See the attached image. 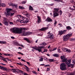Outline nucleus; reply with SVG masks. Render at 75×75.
<instances>
[{
	"label": "nucleus",
	"instance_id": "22",
	"mask_svg": "<svg viewBox=\"0 0 75 75\" xmlns=\"http://www.w3.org/2000/svg\"><path fill=\"white\" fill-rule=\"evenodd\" d=\"M25 67H26L25 68V69H26L27 71L28 72L30 71V69L26 65H25Z\"/></svg>",
	"mask_w": 75,
	"mask_h": 75
},
{
	"label": "nucleus",
	"instance_id": "64",
	"mask_svg": "<svg viewBox=\"0 0 75 75\" xmlns=\"http://www.w3.org/2000/svg\"><path fill=\"white\" fill-rule=\"evenodd\" d=\"M58 52H61V51L60 50V49H59L58 50Z\"/></svg>",
	"mask_w": 75,
	"mask_h": 75
},
{
	"label": "nucleus",
	"instance_id": "8",
	"mask_svg": "<svg viewBox=\"0 0 75 75\" xmlns=\"http://www.w3.org/2000/svg\"><path fill=\"white\" fill-rule=\"evenodd\" d=\"M61 58L62 59V61L63 62H64L67 61L68 59L67 58H65V56L64 55H63L62 56H61Z\"/></svg>",
	"mask_w": 75,
	"mask_h": 75
},
{
	"label": "nucleus",
	"instance_id": "5",
	"mask_svg": "<svg viewBox=\"0 0 75 75\" xmlns=\"http://www.w3.org/2000/svg\"><path fill=\"white\" fill-rule=\"evenodd\" d=\"M8 4L10 6H12V7H15L16 8H18V4L14 3H8Z\"/></svg>",
	"mask_w": 75,
	"mask_h": 75
},
{
	"label": "nucleus",
	"instance_id": "31",
	"mask_svg": "<svg viewBox=\"0 0 75 75\" xmlns=\"http://www.w3.org/2000/svg\"><path fill=\"white\" fill-rule=\"evenodd\" d=\"M4 22V24H5V25H8V22L7 21H5V22Z\"/></svg>",
	"mask_w": 75,
	"mask_h": 75
},
{
	"label": "nucleus",
	"instance_id": "62",
	"mask_svg": "<svg viewBox=\"0 0 75 75\" xmlns=\"http://www.w3.org/2000/svg\"><path fill=\"white\" fill-rule=\"evenodd\" d=\"M21 61H23V62H26L25 60L23 59H21Z\"/></svg>",
	"mask_w": 75,
	"mask_h": 75
},
{
	"label": "nucleus",
	"instance_id": "41",
	"mask_svg": "<svg viewBox=\"0 0 75 75\" xmlns=\"http://www.w3.org/2000/svg\"><path fill=\"white\" fill-rule=\"evenodd\" d=\"M1 6L3 7H6V4H2L1 5Z\"/></svg>",
	"mask_w": 75,
	"mask_h": 75
},
{
	"label": "nucleus",
	"instance_id": "61",
	"mask_svg": "<svg viewBox=\"0 0 75 75\" xmlns=\"http://www.w3.org/2000/svg\"><path fill=\"white\" fill-rule=\"evenodd\" d=\"M58 25H59L60 27H62V24L61 23L59 24Z\"/></svg>",
	"mask_w": 75,
	"mask_h": 75
},
{
	"label": "nucleus",
	"instance_id": "34",
	"mask_svg": "<svg viewBox=\"0 0 75 75\" xmlns=\"http://www.w3.org/2000/svg\"><path fill=\"white\" fill-rule=\"evenodd\" d=\"M1 44H6V41H2L1 42Z\"/></svg>",
	"mask_w": 75,
	"mask_h": 75
},
{
	"label": "nucleus",
	"instance_id": "58",
	"mask_svg": "<svg viewBox=\"0 0 75 75\" xmlns=\"http://www.w3.org/2000/svg\"><path fill=\"white\" fill-rule=\"evenodd\" d=\"M19 46H21V47H24V46L23 45H19Z\"/></svg>",
	"mask_w": 75,
	"mask_h": 75
},
{
	"label": "nucleus",
	"instance_id": "33",
	"mask_svg": "<svg viewBox=\"0 0 75 75\" xmlns=\"http://www.w3.org/2000/svg\"><path fill=\"white\" fill-rule=\"evenodd\" d=\"M40 58V59H39V61L41 62V61H43V58L42 57H39Z\"/></svg>",
	"mask_w": 75,
	"mask_h": 75
},
{
	"label": "nucleus",
	"instance_id": "16",
	"mask_svg": "<svg viewBox=\"0 0 75 75\" xmlns=\"http://www.w3.org/2000/svg\"><path fill=\"white\" fill-rule=\"evenodd\" d=\"M1 67V69H2V70H3L4 71H7L8 70L7 68L6 67Z\"/></svg>",
	"mask_w": 75,
	"mask_h": 75
},
{
	"label": "nucleus",
	"instance_id": "42",
	"mask_svg": "<svg viewBox=\"0 0 75 75\" xmlns=\"http://www.w3.org/2000/svg\"><path fill=\"white\" fill-rule=\"evenodd\" d=\"M12 71L13 72H16V69H12Z\"/></svg>",
	"mask_w": 75,
	"mask_h": 75
},
{
	"label": "nucleus",
	"instance_id": "54",
	"mask_svg": "<svg viewBox=\"0 0 75 75\" xmlns=\"http://www.w3.org/2000/svg\"><path fill=\"white\" fill-rule=\"evenodd\" d=\"M47 49H44V51H43V52H47Z\"/></svg>",
	"mask_w": 75,
	"mask_h": 75
},
{
	"label": "nucleus",
	"instance_id": "29",
	"mask_svg": "<svg viewBox=\"0 0 75 75\" xmlns=\"http://www.w3.org/2000/svg\"><path fill=\"white\" fill-rule=\"evenodd\" d=\"M42 57L43 58V59H44V60H45V61H48V59L47 57L44 56Z\"/></svg>",
	"mask_w": 75,
	"mask_h": 75
},
{
	"label": "nucleus",
	"instance_id": "28",
	"mask_svg": "<svg viewBox=\"0 0 75 75\" xmlns=\"http://www.w3.org/2000/svg\"><path fill=\"white\" fill-rule=\"evenodd\" d=\"M6 59H8L6 58H4V59H3V61L5 62L6 63H7V61L6 60Z\"/></svg>",
	"mask_w": 75,
	"mask_h": 75
},
{
	"label": "nucleus",
	"instance_id": "27",
	"mask_svg": "<svg viewBox=\"0 0 75 75\" xmlns=\"http://www.w3.org/2000/svg\"><path fill=\"white\" fill-rule=\"evenodd\" d=\"M44 47V45H42V46H40V47H38V48H39V49L40 50L41 52V49L42 48H43Z\"/></svg>",
	"mask_w": 75,
	"mask_h": 75
},
{
	"label": "nucleus",
	"instance_id": "35",
	"mask_svg": "<svg viewBox=\"0 0 75 75\" xmlns=\"http://www.w3.org/2000/svg\"><path fill=\"white\" fill-rule=\"evenodd\" d=\"M3 18H4L3 21L4 22L5 21H7V18H6L5 17H4Z\"/></svg>",
	"mask_w": 75,
	"mask_h": 75
},
{
	"label": "nucleus",
	"instance_id": "20",
	"mask_svg": "<svg viewBox=\"0 0 75 75\" xmlns=\"http://www.w3.org/2000/svg\"><path fill=\"white\" fill-rule=\"evenodd\" d=\"M59 10V9L58 8H55L54 9L53 12H55L56 13H58V11Z\"/></svg>",
	"mask_w": 75,
	"mask_h": 75
},
{
	"label": "nucleus",
	"instance_id": "1",
	"mask_svg": "<svg viewBox=\"0 0 75 75\" xmlns=\"http://www.w3.org/2000/svg\"><path fill=\"white\" fill-rule=\"evenodd\" d=\"M27 29L26 28H14L12 29V32L14 33L17 34H22V36H25V35H29L28 32H25Z\"/></svg>",
	"mask_w": 75,
	"mask_h": 75
},
{
	"label": "nucleus",
	"instance_id": "38",
	"mask_svg": "<svg viewBox=\"0 0 75 75\" xmlns=\"http://www.w3.org/2000/svg\"><path fill=\"white\" fill-rule=\"evenodd\" d=\"M4 55H6V56H10V54H6V53H4Z\"/></svg>",
	"mask_w": 75,
	"mask_h": 75
},
{
	"label": "nucleus",
	"instance_id": "25",
	"mask_svg": "<svg viewBox=\"0 0 75 75\" xmlns=\"http://www.w3.org/2000/svg\"><path fill=\"white\" fill-rule=\"evenodd\" d=\"M29 9L30 10H31V11H33V7L31 6H30L29 7Z\"/></svg>",
	"mask_w": 75,
	"mask_h": 75
},
{
	"label": "nucleus",
	"instance_id": "26",
	"mask_svg": "<svg viewBox=\"0 0 75 75\" xmlns=\"http://www.w3.org/2000/svg\"><path fill=\"white\" fill-rule=\"evenodd\" d=\"M53 56L55 57H59V55L57 54H53Z\"/></svg>",
	"mask_w": 75,
	"mask_h": 75
},
{
	"label": "nucleus",
	"instance_id": "46",
	"mask_svg": "<svg viewBox=\"0 0 75 75\" xmlns=\"http://www.w3.org/2000/svg\"><path fill=\"white\" fill-rule=\"evenodd\" d=\"M26 63H27V64H28V65H29V66H31V64H30V62H26Z\"/></svg>",
	"mask_w": 75,
	"mask_h": 75
},
{
	"label": "nucleus",
	"instance_id": "32",
	"mask_svg": "<svg viewBox=\"0 0 75 75\" xmlns=\"http://www.w3.org/2000/svg\"><path fill=\"white\" fill-rule=\"evenodd\" d=\"M49 62H54V59H49Z\"/></svg>",
	"mask_w": 75,
	"mask_h": 75
},
{
	"label": "nucleus",
	"instance_id": "47",
	"mask_svg": "<svg viewBox=\"0 0 75 75\" xmlns=\"http://www.w3.org/2000/svg\"><path fill=\"white\" fill-rule=\"evenodd\" d=\"M16 72H17V73H18V72L19 71V69H15Z\"/></svg>",
	"mask_w": 75,
	"mask_h": 75
},
{
	"label": "nucleus",
	"instance_id": "10",
	"mask_svg": "<svg viewBox=\"0 0 75 75\" xmlns=\"http://www.w3.org/2000/svg\"><path fill=\"white\" fill-rule=\"evenodd\" d=\"M32 48L33 49H34V50H37L39 51V52H41V50L39 49V47H37L36 46L33 47H32Z\"/></svg>",
	"mask_w": 75,
	"mask_h": 75
},
{
	"label": "nucleus",
	"instance_id": "14",
	"mask_svg": "<svg viewBox=\"0 0 75 75\" xmlns=\"http://www.w3.org/2000/svg\"><path fill=\"white\" fill-rule=\"evenodd\" d=\"M53 15L54 17H57V16H59V14H58V13H57V12H53Z\"/></svg>",
	"mask_w": 75,
	"mask_h": 75
},
{
	"label": "nucleus",
	"instance_id": "18",
	"mask_svg": "<svg viewBox=\"0 0 75 75\" xmlns=\"http://www.w3.org/2000/svg\"><path fill=\"white\" fill-rule=\"evenodd\" d=\"M17 21H19V22H20L21 23H23V24H25V22H24V20H21V21L20 20H17Z\"/></svg>",
	"mask_w": 75,
	"mask_h": 75
},
{
	"label": "nucleus",
	"instance_id": "21",
	"mask_svg": "<svg viewBox=\"0 0 75 75\" xmlns=\"http://www.w3.org/2000/svg\"><path fill=\"white\" fill-rule=\"evenodd\" d=\"M24 40H25V41H26L28 42L29 43H30L31 42H30V41L29 40H28V38H24Z\"/></svg>",
	"mask_w": 75,
	"mask_h": 75
},
{
	"label": "nucleus",
	"instance_id": "57",
	"mask_svg": "<svg viewBox=\"0 0 75 75\" xmlns=\"http://www.w3.org/2000/svg\"><path fill=\"white\" fill-rule=\"evenodd\" d=\"M54 1H61V0H54Z\"/></svg>",
	"mask_w": 75,
	"mask_h": 75
},
{
	"label": "nucleus",
	"instance_id": "23",
	"mask_svg": "<svg viewBox=\"0 0 75 75\" xmlns=\"http://www.w3.org/2000/svg\"><path fill=\"white\" fill-rule=\"evenodd\" d=\"M23 13H24V15H25V16H26V17H28V15H29V14H28V13H27V12L24 11L23 12Z\"/></svg>",
	"mask_w": 75,
	"mask_h": 75
},
{
	"label": "nucleus",
	"instance_id": "4",
	"mask_svg": "<svg viewBox=\"0 0 75 75\" xmlns=\"http://www.w3.org/2000/svg\"><path fill=\"white\" fill-rule=\"evenodd\" d=\"M60 69L61 70H64L66 69V65L65 64L63 63L60 65Z\"/></svg>",
	"mask_w": 75,
	"mask_h": 75
},
{
	"label": "nucleus",
	"instance_id": "59",
	"mask_svg": "<svg viewBox=\"0 0 75 75\" xmlns=\"http://www.w3.org/2000/svg\"><path fill=\"white\" fill-rule=\"evenodd\" d=\"M33 73L35 74H37V72H35V71H33Z\"/></svg>",
	"mask_w": 75,
	"mask_h": 75
},
{
	"label": "nucleus",
	"instance_id": "2",
	"mask_svg": "<svg viewBox=\"0 0 75 75\" xmlns=\"http://www.w3.org/2000/svg\"><path fill=\"white\" fill-rule=\"evenodd\" d=\"M72 35V33H69L67 35H64L63 37V40L64 41H67L71 37Z\"/></svg>",
	"mask_w": 75,
	"mask_h": 75
},
{
	"label": "nucleus",
	"instance_id": "43",
	"mask_svg": "<svg viewBox=\"0 0 75 75\" xmlns=\"http://www.w3.org/2000/svg\"><path fill=\"white\" fill-rule=\"evenodd\" d=\"M43 45H44V46H45V45H47V43L45 42H43Z\"/></svg>",
	"mask_w": 75,
	"mask_h": 75
},
{
	"label": "nucleus",
	"instance_id": "44",
	"mask_svg": "<svg viewBox=\"0 0 75 75\" xmlns=\"http://www.w3.org/2000/svg\"><path fill=\"white\" fill-rule=\"evenodd\" d=\"M17 64H18V65H21V66H23V64L21 62L20 63H17Z\"/></svg>",
	"mask_w": 75,
	"mask_h": 75
},
{
	"label": "nucleus",
	"instance_id": "15",
	"mask_svg": "<svg viewBox=\"0 0 75 75\" xmlns=\"http://www.w3.org/2000/svg\"><path fill=\"white\" fill-rule=\"evenodd\" d=\"M17 17L18 18H22V19H23V20H24V19H25V17L24 16H22L20 15H18Z\"/></svg>",
	"mask_w": 75,
	"mask_h": 75
},
{
	"label": "nucleus",
	"instance_id": "6",
	"mask_svg": "<svg viewBox=\"0 0 75 75\" xmlns=\"http://www.w3.org/2000/svg\"><path fill=\"white\" fill-rule=\"evenodd\" d=\"M48 35L47 36V37H48L49 38H50L51 39V38H52L54 37V35L52 33H50V31L48 33H47Z\"/></svg>",
	"mask_w": 75,
	"mask_h": 75
},
{
	"label": "nucleus",
	"instance_id": "51",
	"mask_svg": "<svg viewBox=\"0 0 75 75\" xmlns=\"http://www.w3.org/2000/svg\"><path fill=\"white\" fill-rule=\"evenodd\" d=\"M0 64L1 65H4V66H6V64H4L2 63H1Z\"/></svg>",
	"mask_w": 75,
	"mask_h": 75
},
{
	"label": "nucleus",
	"instance_id": "39",
	"mask_svg": "<svg viewBox=\"0 0 75 75\" xmlns=\"http://www.w3.org/2000/svg\"><path fill=\"white\" fill-rule=\"evenodd\" d=\"M75 74V71H74L70 74V75H74Z\"/></svg>",
	"mask_w": 75,
	"mask_h": 75
},
{
	"label": "nucleus",
	"instance_id": "63",
	"mask_svg": "<svg viewBox=\"0 0 75 75\" xmlns=\"http://www.w3.org/2000/svg\"><path fill=\"white\" fill-rule=\"evenodd\" d=\"M50 68H47V71H50Z\"/></svg>",
	"mask_w": 75,
	"mask_h": 75
},
{
	"label": "nucleus",
	"instance_id": "50",
	"mask_svg": "<svg viewBox=\"0 0 75 75\" xmlns=\"http://www.w3.org/2000/svg\"><path fill=\"white\" fill-rule=\"evenodd\" d=\"M26 3V1H23L22 2V4H25V3Z\"/></svg>",
	"mask_w": 75,
	"mask_h": 75
},
{
	"label": "nucleus",
	"instance_id": "55",
	"mask_svg": "<svg viewBox=\"0 0 75 75\" xmlns=\"http://www.w3.org/2000/svg\"><path fill=\"white\" fill-rule=\"evenodd\" d=\"M18 54H21V55H24V54H23L21 53V52H18Z\"/></svg>",
	"mask_w": 75,
	"mask_h": 75
},
{
	"label": "nucleus",
	"instance_id": "37",
	"mask_svg": "<svg viewBox=\"0 0 75 75\" xmlns=\"http://www.w3.org/2000/svg\"><path fill=\"white\" fill-rule=\"evenodd\" d=\"M67 32V30H64L63 31L62 30V32L63 33V34H64Z\"/></svg>",
	"mask_w": 75,
	"mask_h": 75
},
{
	"label": "nucleus",
	"instance_id": "45",
	"mask_svg": "<svg viewBox=\"0 0 75 75\" xmlns=\"http://www.w3.org/2000/svg\"><path fill=\"white\" fill-rule=\"evenodd\" d=\"M69 41H74V39H70L69 40Z\"/></svg>",
	"mask_w": 75,
	"mask_h": 75
},
{
	"label": "nucleus",
	"instance_id": "7",
	"mask_svg": "<svg viewBox=\"0 0 75 75\" xmlns=\"http://www.w3.org/2000/svg\"><path fill=\"white\" fill-rule=\"evenodd\" d=\"M62 51L64 52H67L70 53L71 52V51L70 49H68V48H63L62 49Z\"/></svg>",
	"mask_w": 75,
	"mask_h": 75
},
{
	"label": "nucleus",
	"instance_id": "3",
	"mask_svg": "<svg viewBox=\"0 0 75 75\" xmlns=\"http://www.w3.org/2000/svg\"><path fill=\"white\" fill-rule=\"evenodd\" d=\"M11 10H12V9L10 8H7L6 9V11L4 12V14L6 15V16H10V12Z\"/></svg>",
	"mask_w": 75,
	"mask_h": 75
},
{
	"label": "nucleus",
	"instance_id": "36",
	"mask_svg": "<svg viewBox=\"0 0 75 75\" xmlns=\"http://www.w3.org/2000/svg\"><path fill=\"white\" fill-rule=\"evenodd\" d=\"M23 71H21V70H19V71L18 72V73H21V74H23Z\"/></svg>",
	"mask_w": 75,
	"mask_h": 75
},
{
	"label": "nucleus",
	"instance_id": "19",
	"mask_svg": "<svg viewBox=\"0 0 75 75\" xmlns=\"http://www.w3.org/2000/svg\"><path fill=\"white\" fill-rule=\"evenodd\" d=\"M59 33L58 35H62V34H63V33H62V30H60L58 32Z\"/></svg>",
	"mask_w": 75,
	"mask_h": 75
},
{
	"label": "nucleus",
	"instance_id": "56",
	"mask_svg": "<svg viewBox=\"0 0 75 75\" xmlns=\"http://www.w3.org/2000/svg\"><path fill=\"white\" fill-rule=\"evenodd\" d=\"M42 34H39L38 35H39V36H42Z\"/></svg>",
	"mask_w": 75,
	"mask_h": 75
},
{
	"label": "nucleus",
	"instance_id": "53",
	"mask_svg": "<svg viewBox=\"0 0 75 75\" xmlns=\"http://www.w3.org/2000/svg\"><path fill=\"white\" fill-rule=\"evenodd\" d=\"M57 49V47H55L53 49V50H52V51H55V50H56Z\"/></svg>",
	"mask_w": 75,
	"mask_h": 75
},
{
	"label": "nucleus",
	"instance_id": "12",
	"mask_svg": "<svg viewBox=\"0 0 75 75\" xmlns=\"http://www.w3.org/2000/svg\"><path fill=\"white\" fill-rule=\"evenodd\" d=\"M66 64L67 65H69L71 64V59H69L67 60L65 62Z\"/></svg>",
	"mask_w": 75,
	"mask_h": 75
},
{
	"label": "nucleus",
	"instance_id": "48",
	"mask_svg": "<svg viewBox=\"0 0 75 75\" xmlns=\"http://www.w3.org/2000/svg\"><path fill=\"white\" fill-rule=\"evenodd\" d=\"M59 13H60V16H61V15H62V11L60 10V11Z\"/></svg>",
	"mask_w": 75,
	"mask_h": 75
},
{
	"label": "nucleus",
	"instance_id": "9",
	"mask_svg": "<svg viewBox=\"0 0 75 75\" xmlns=\"http://www.w3.org/2000/svg\"><path fill=\"white\" fill-rule=\"evenodd\" d=\"M50 26V24H48L47 25V27H43L40 30V31H45L46 30H47L48 28V27Z\"/></svg>",
	"mask_w": 75,
	"mask_h": 75
},
{
	"label": "nucleus",
	"instance_id": "11",
	"mask_svg": "<svg viewBox=\"0 0 75 75\" xmlns=\"http://www.w3.org/2000/svg\"><path fill=\"white\" fill-rule=\"evenodd\" d=\"M45 21L46 22H51V21H52V20L51 18L48 16Z\"/></svg>",
	"mask_w": 75,
	"mask_h": 75
},
{
	"label": "nucleus",
	"instance_id": "13",
	"mask_svg": "<svg viewBox=\"0 0 75 75\" xmlns=\"http://www.w3.org/2000/svg\"><path fill=\"white\" fill-rule=\"evenodd\" d=\"M38 18V21H37V23L40 24L41 22V18L40 16H37Z\"/></svg>",
	"mask_w": 75,
	"mask_h": 75
},
{
	"label": "nucleus",
	"instance_id": "49",
	"mask_svg": "<svg viewBox=\"0 0 75 75\" xmlns=\"http://www.w3.org/2000/svg\"><path fill=\"white\" fill-rule=\"evenodd\" d=\"M25 23H28V21H29L28 20L26 19L25 20Z\"/></svg>",
	"mask_w": 75,
	"mask_h": 75
},
{
	"label": "nucleus",
	"instance_id": "24",
	"mask_svg": "<svg viewBox=\"0 0 75 75\" xmlns=\"http://www.w3.org/2000/svg\"><path fill=\"white\" fill-rule=\"evenodd\" d=\"M19 8V9H21V10H24V9H25L24 7L23 6H19L18 7Z\"/></svg>",
	"mask_w": 75,
	"mask_h": 75
},
{
	"label": "nucleus",
	"instance_id": "40",
	"mask_svg": "<svg viewBox=\"0 0 75 75\" xmlns=\"http://www.w3.org/2000/svg\"><path fill=\"white\" fill-rule=\"evenodd\" d=\"M57 23V21H55L54 23V27H55V25H56Z\"/></svg>",
	"mask_w": 75,
	"mask_h": 75
},
{
	"label": "nucleus",
	"instance_id": "30",
	"mask_svg": "<svg viewBox=\"0 0 75 75\" xmlns=\"http://www.w3.org/2000/svg\"><path fill=\"white\" fill-rule=\"evenodd\" d=\"M14 45H16V46H19V45H20V44L17 42H15L14 43Z\"/></svg>",
	"mask_w": 75,
	"mask_h": 75
},
{
	"label": "nucleus",
	"instance_id": "60",
	"mask_svg": "<svg viewBox=\"0 0 75 75\" xmlns=\"http://www.w3.org/2000/svg\"><path fill=\"white\" fill-rule=\"evenodd\" d=\"M72 63H75V60H73L72 61Z\"/></svg>",
	"mask_w": 75,
	"mask_h": 75
},
{
	"label": "nucleus",
	"instance_id": "17",
	"mask_svg": "<svg viewBox=\"0 0 75 75\" xmlns=\"http://www.w3.org/2000/svg\"><path fill=\"white\" fill-rule=\"evenodd\" d=\"M66 29L68 31H69V30H71L72 29V28L70 26H68L66 27Z\"/></svg>",
	"mask_w": 75,
	"mask_h": 75
},
{
	"label": "nucleus",
	"instance_id": "52",
	"mask_svg": "<svg viewBox=\"0 0 75 75\" xmlns=\"http://www.w3.org/2000/svg\"><path fill=\"white\" fill-rule=\"evenodd\" d=\"M14 14V13H11V16H13Z\"/></svg>",
	"mask_w": 75,
	"mask_h": 75
}]
</instances>
